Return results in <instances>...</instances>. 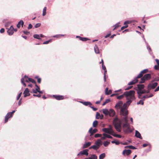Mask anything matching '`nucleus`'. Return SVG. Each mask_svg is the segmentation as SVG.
Instances as JSON below:
<instances>
[{"mask_svg":"<svg viewBox=\"0 0 159 159\" xmlns=\"http://www.w3.org/2000/svg\"><path fill=\"white\" fill-rule=\"evenodd\" d=\"M89 150L87 149H85L79 152L77 154L78 156H80V155H85L86 156H88L89 155L88 152Z\"/></svg>","mask_w":159,"mask_h":159,"instance_id":"nucleus-8","label":"nucleus"},{"mask_svg":"<svg viewBox=\"0 0 159 159\" xmlns=\"http://www.w3.org/2000/svg\"><path fill=\"white\" fill-rule=\"evenodd\" d=\"M145 81L146 80H145V79L143 77L141 78V80L139 82V83L140 84L144 83Z\"/></svg>","mask_w":159,"mask_h":159,"instance_id":"nucleus-47","label":"nucleus"},{"mask_svg":"<svg viewBox=\"0 0 159 159\" xmlns=\"http://www.w3.org/2000/svg\"><path fill=\"white\" fill-rule=\"evenodd\" d=\"M46 9H47V7H44L43 9V16H45L46 13Z\"/></svg>","mask_w":159,"mask_h":159,"instance_id":"nucleus-40","label":"nucleus"},{"mask_svg":"<svg viewBox=\"0 0 159 159\" xmlns=\"http://www.w3.org/2000/svg\"><path fill=\"white\" fill-rule=\"evenodd\" d=\"M90 107L94 111H96L98 110V108L96 107H94L93 106H91Z\"/></svg>","mask_w":159,"mask_h":159,"instance_id":"nucleus-62","label":"nucleus"},{"mask_svg":"<svg viewBox=\"0 0 159 159\" xmlns=\"http://www.w3.org/2000/svg\"><path fill=\"white\" fill-rule=\"evenodd\" d=\"M79 102L85 106H89L90 107L92 105V104L89 101H80Z\"/></svg>","mask_w":159,"mask_h":159,"instance_id":"nucleus-17","label":"nucleus"},{"mask_svg":"<svg viewBox=\"0 0 159 159\" xmlns=\"http://www.w3.org/2000/svg\"><path fill=\"white\" fill-rule=\"evenodd\" d=\"M33 37L35 39H37L39 40H41V39L40 38V36L39 34H34L33 35Z\"/></svg>","mask_w":159,"mask_h":159,"instance_id":"nucleus-38","label":"nucleus"},{"mask_svg":"<svg viewBox=\"0 0 159 159\" xmlns=\"http://www.w3.org/2000/svg\"><path fill=\"white\" fill-rule=\"evenodd\" d=\"M123 131L125 134H128L129 133L132 132L133 131V130L130 129V126H129V127H127L126 129H124Z\"/></svg>","mask_w":159,"mask_h":159,"instance_id":"nucleus-19","label":"nucleus"},{"mask_svg":"<svg viewBox=\"0 0 159 159\" xmlns=\"http://www.w3.org/2000/svg\"><path fill=\"white\" fill-rule=\"evenodd\" d=\"M94 52L96 54H98L100 53L99 49L97 45L96 44L95 45L94 47Z\"/></svg>","mask_w":159,"mask_h":159,"instance_id":"nucleus-27","label":"nucleus"},{"mask_svg":"<svg viewBox=\"0 0 159 159\" xmlns=\"http://www.w3.org/2000/svg\"><path fill=\"white\" fill-rule=\"evenodd\" d=\"M89 40V39L86 37H82L81 40L83 41H86Z\"/></svg>","mask_w":159,"mask_h":159,"instance_id":"nucleus-45","label":"nucleus"},{"mask_svg":"<svg viewBox=\"0 0 159 159\" xmlns=\"http://www.w3.org/2000/svg\"><path fill=\"white\" fill-rule=\"evenodd\" d=\"M104 77H103V79H104V82H106V73L107 72V69L104 70Z\"/></svg>","mask_w":159,"mask_h":159,"instance_id":"nucleus-49","label":"nucleus"},{"mask_svg":"<svg viewBox=\"0 0 159 159\" xmlns=\"http://www.w3.org/2000/svg\"><path fill=\"white\" fill-rule=\"evenodd\" d=\"M103 135H106V138H108L112 139L113 138V137L110 135L106 134L105 133H104L103 134Z\"/></svg>","mask_w":159,"mask_h":159,"instance_id":"nucleus-44","label":"nucleus"},{"mask_svg":"<svg viewBox=\"0 0 159 159\" xmlns=\"http://www.w3.org/2000/svg\"><path fill=\"white\" fill-rule=\"evenodd\" d=\"M91 144V142H85L84 144L83 145L82 148H88V147H89Z\"/></svg>","mask_w":159,"mask_h":159,"instance_id":"nucleus-23","label":"nucleus"},{"mask_svg":"<svg viewBox=\"0 0 159 159\" xmlns=\"http://www.w3.org/2000/svg\"><path fill=\"white\" fill-rule=\"evenodd\" d=\"M146 44L147 46V48L149 53L150 54H151L150 52L152 51V49L150 46L148 44V43L147 42H146Z\"/></svg>","mask_w":159,"mask_h":159,"instance_id":"nucleus-29","label":"nucleus"},{"mask_svg":"<svg viewBox=\"0 0 159 159\" xmlns=\"http://www.w3.org/2000/svg\"><path fill=\"white\" fill-rule=\"evenodd\" d=\"M41 25V24L40 23H38L36 24L35 25L34 27L35 28H37L39 27Z\"/></svg>","mask_w":159,"mask_h":159,"instance_id":"nucleus-56","label":"nucleus"},{"mask_svg":"<svg viewBox=\"0 0 159 159\" xmlns=\"http://www.w3.org/2000/svg\"><path fill=\"white\" fill-rule=\"evenodd\" d=\"M110 101V99H107L103 103L102 105L104 106L106 104V103L109 102Z\"/></svg>","mask_w":159,"mask_h":159,"instance_id":"nucleus-46","label":"nucleus"},{"mask_svg":"<svg viewBox=\"0 0 159 159\" xmlns=\"http://www.w3.org/2000/svg\"><path fill=\"white\" fill-rule=\"evenodd\" d=\"M135 136L137 138H139L140 139H142V137L140 133L138 130H136L135 131Z\"/></svg>","mask_w":159,"mask_h":159,"instance_id":"nucleus-20","label":"nucleus"},{"mask_svg":"<svg viewBox=\"0 0 159 159\" xmlns=\"http://www.w3.org/2000/svg\"><path fill=\"white\" fill-rule=\"evenodd\" d=\"M143 77L146 80H147L151 78V75L150 74H145Z\"/></svg>","mask_w":159,"mask_h":159,"instance_id":"nucleus-21","label":"nucleus"},{"mask_svg":"<svg viewBox=\"0 0 159 159\" xmlns=\"http://www.w3.org/2000/svg\"><path fill=\"white\" fill-rule=\"evenodd\" d=\"M102 130L105 133L110 134V133L108 129L107 128H104L102 129Z\"/></svg>","mask_w":159,"mask_h":159,"instance_id":"nucleus-36","label":"nucleus"},{"mask_svg":"<svg viewBox=\"0 0 159 159\" xmlns=\"http://www.w3.org/2000/svg\"><path fill=\"white\" fill-rule=\"evenodd\" d=\"M128 26V25H125L124 26H122L120 30H122L124 29H125L127 28Z\"/></svg>","mask_w":159,"mask_h":159,"instance_id":"nucleus-57","label":"nucleus"},{"mask_svg":"<svg viewBox=\"0 0 159 159\" xmlns=\"http://www.w3.org/2000/svg\"><path fill=\"white\" fill-rule=\"evenodd\" d=\"M131 153V150L130 149H125L122 152V154L125 156L126 154L127 156H129Z\"/></svg>","mask_w":159,"mask_h":159,"instance_id":"nucleus-14","label":"nucleus"},{"mask_svg":"<svg viewBox=\"0 0 159 159\" xmlns=\"http://www.w3.org/2000/svg\"><path fill=\"white\" fill-rule=\"evenodd\" d=\"M102 112L105 116H107L109 114V110L107 109H103Z\"/></svg>","mask_w":159,"mask_h":159,"instance_id":"nucleus-26","label":"nucleus"},{"mask_svg":"<svg viewBox=\"0 0 159 159\" xmlns=\"http://www.w3.org/2000/svg\"><path fill=\"white\" fill-rule=\"evenodd\" d=\"M23 32L26 35H27L30 33V32L27 30H24Z\"/></svg>","mask_w":159,"mask_h":159,"instance_id":"nucleus-64","label":"nucleus"},{"mask_svg":"<svg viewBox=\"0 0 159 159\" xmlns=\"http://www.w3.org/2000/svg\"><path fill=\"white\" fill-rule=\"evenodd\" d=\"M131 102V101L130 100H127V101L125 103L123 104V105L121 108L127 109L128 107L130 105Z\"/></svg>","mask_w":159,"mask_h":159,"instance_id":"nucleus-7","label":"nucleus"},{"mask_svg":"<svg viewBox=\"0 0 159 159\" xmlns=\"http://www.w3.org/2000/svg\"><path fill=\"white\" fill-rule=\"evenodd\" d=\"M25 81L26 82H31L32 83L36 84V81L31 78H29L28 79H25Z\"/></svg>","mask_w":159,"mask_h":159,"instance_id":"nucleus-25","label":"nucleus"},{"mask_svg":"<svg viewBox=\"0 0 159 159\" xmlns=\"http://www.w3.org/2000/svg\"><path fill=\"white\" fill-rule=\"evenodd\" d=\"M109 128H107L108 129L110 133V134L112 135L113 133H114V131L112 129V126L111 125H109Z\"/></svg>","mask_w":159,"mask_h":159,"instance_id":"nucleus-28","label":"nucleus"},{"mask_svg":"<svg viewBox=\"0 0 159 159\" xmlns=\"http://www.w3.org/2000/svg\"><path fill=\"white\" fill-rule=\"evenodd\" d=\"M53 97L56 99L58 100H62L64 98V96L62 95H53Z\"/></svg>","mask_w":159,"mask_h":159,"instance_id":"nucleus-13","label":"nucleus"},{"mask_svg":"<svg viewBox=\"0 0 159 159\" xmlns=\"http://www.w3.org/2000/svg\"><path fill=\"white\" fill-rule=\"evenodd\" d=\"M155 61L157 62V65H155L154 68L156 70H159V60L156 59Z\"/></svg>","mask_w":159,"mask_h":159,"instance_id":"nucleus-24","label":"nucleus"},{"mask_svg":"<svg viewBox=\"0 0 159 159\" xmlns=\"http://www.w3.org/2000/svg\"><path fill=\"white\" fill-rule=\"evenodd\" d=\"M102 136V134H95L94 135V137L96 138L101 137Z\"/></svg>","mask_w":159,"mask_h":159,"instance_id":"nucleus-53","label":"nucleus"},{"mask_svg":"<svg viewBox=\"0 0 159 159\" xmlns=\"http://www.w3.org/2000/svg\"><path fill=\"white\" fill-rule=\"evenodd\" d=\"M98 131V129H97L95 128L93 129L92 127L90 128L89 130V132L90 134L89 138L90 139L92 136L95 133L97 132Z\"/></svg>","mask_w":159,"mask_h":159,"instance_id":"nucleus-6","label":"nucleus"},{"mask_svg":"<svg viewBox=\"0 0 159 159\" xmlns=\"http://www.w3.org/2000/svg\"><path fill=\"white\" fill-rule=\"evenodd\" d=\"M129 124L128 123H124L122 127L124 129H125V128H127L129 127Z\"/></svg>","mask_w":159,"mask_h":159,"instance_id":"nucleus-37","label":"nucleus"},{"mask_svg":"<svg viewBox=\"0 0 159 159\" xmlns=\"http://www.w3.org/2000/svg\"><path fill=\"white\" fill-rule=\"evenodd\" d=\"M110 142H108L107 141H105L103 143V145L105 147H107L108 145L110 144Z\"/></svg>","mask_w":159,"mask_h":159,"instance_id":"nucleus-42","label":"nucleus"},{"mask_svg":"<svg viewBox=\"0 0 159 159\" xmlns=\"http://www.w3.org/2000/svg\"><path fill=\"white\" fill-rule=\"evenodd\" d=\"M124 96H125V95H124V93L118 96H116V98L117 99L119 100H120V99H122V98H123L124 97Z\"/></svg>","mask_w":159,"mask_h":159,"instance_id":"nucleus-33","label":"nucleus"},{"mask_svg":"<svg viewBox=\"0 0 159 159\" xmlns=\"http://www.w3.org/2000/svg\"><path fill=\"white\" fill-rule=\"evenodd\" d=\"M35 78L37 79V82L39 84H40L41 83V78H39L38 76H37L35 77Z\"/></svg>","mask_w":159,"mask_h":159,"instance_id":"nucleus-41","label":"nucleus"},{"mask_svg":"<svg viewBox=\"0 0 159 159\" xmlns=\"http://www.w3.org/2000/svg\"><path fill=\"white\" fill-rule=\"evenodd\" d=\"M111 135L113 136L114 137L116 138H120L122 137V136L120 135L115 134V132H114V133H113Z\"/></svg>","mask_w":159,"mask_h":159,"instance_id":"nucleus-32","label":"nucleus"},{"mask_svg":"<svg viewBox=\"0 0 159 159\" xmlns=\"http://www.w3.org/2000/svg\"><path fill=\"white\" fill-rule=\"evenodd\" d=\"M120 115L125 116H128V111L127 109H125L121 108L120 109Z\"/></svg>","mask_w":159,"mask_h":159,"instance_id":"nucleus-5","label":"nucleus"},{"mask_svg":"<svg viewBox=\"0 0 159 159\" xmlns=\"http://www.w3.org/2000/svg\"><path fill=\"white\" fill-rule=\"evenodd\" d=\"M142 95L143 94L145 93V89H142L139 91H138Z\"/></svg>","mask_w":159,"mask_h":159,"instance_id":"nucleus-51","label":"nucleus"},{"mask_svg":"<svg viewBox=\"0 0 159 159\" xmlns=\"http://www.w3.org/2000/svg\"><path fill=\"white\" fill-rule=\"evenodd\" d=\"M19 24H20L21 25V26L22 27H23V25L24 24V22H23V21L22 20H20L19 21Z\"/></svg>","mask_w":159,"mask_h":159,"instance_id":"nucleus-61","label":"nucleus"},{"mask_svg":"<svg viewBox=\"0 0 159 159\" xmlns=\"http://www.w3.org/2000/svg\"><path fill=\"white\" fill-rule=\"evenodd\" d=\"M14 29L12 25H11L10 28L8 29L7 33L9 35H12L14 33Z\"/></svg>","mask_w":159,"mask_h":159,"instance_id":"nucleus-11","label":"nucleus"},{"mask_svg":"<svg viewBox=\"0 0 159 159\" xmlns=\"http://www.w3.org/2000/svg\"><path fill=\"white\" fill-rule=\"evenodd\" d=\"M137 93L138 94V97L139 99H141L142 97H141L142 94H141L138 91L137 92Z\"/></svg>","mask_w":159,"mask_h":159,"instance_id":"nucleus-58","label":"nucleus"},{"mask_svg":"<svg viewBox=\"0 0 159 159\" xmlns=\"http://www.w3.org/2000/svg\"><path fill=\"white\" fill-rule=\"evenodd\" d=\"M106 156V154L103 153L101 154L99 156V159H103Z\"/></svg>","mask_w":159,"mask_h":159,"instance_id":"nucleus-34","label":"nucleus"},{"mask_svg":"<svg viewBox=\"0 0 159 159\" xmlns=\"http://www.w3.org/2000/svg\"><path fill=\"white\" fill-rule=\"evenodd\" d=\"M11 114H8V112L7 114L5 116L4 120L5 123H6L8 121V120L9 118H10L12 117H11Z\"/></svg>","mask_w":159,"mask_h":159,"instance_id":"nucleus-22","label":"nucleus"},{"mask_svg":"<svg viewBox=\"0 0 159 159\" xmlns=\"http://www.w3.org/2000/svg\"><path fill=\"white\" fill-rule=\"evenodd\" d=\"M102 144V142L100 139H98L95 142L94 145L89 148V149H93L94 150H97Z\"/></svg>","mask_w":159,"mask_h":159,"instance_id":"nucleus-3","label":"nucleus"},{"mask_svg":"<svg viewBox=\"0 0 159 159\" xmlns=\"http://www.w3.org/2000/svg\"><path fill=\"white\" fill-rule=\"evenodd\" d=\"M11 21H8L5 23L4 26L7 29V28L9 26L10 24L11 23Z\"/></svg>","mask_w":159,"mask_h":159,"instance_id":"nucleus-39","label":"nucleus"},{"mask_svg":"<svg viewBox=\"0 0 159 159\" xmlns=\"http://www.w3.org/2000/svg\"><path fill=\"white\" fill-rule=\"evenodd\" d=\"M52 39H50L48 40L45 41L43 43V44H48V43H49L50 42H51L52 41Z\"/></svg>","mask_w":159,"mask_h":159,"instance_id":"nucleus-50","label":"nucleus"},{"mask_svg":"<svg viewBox=\"0 0 159 159\" xmlns=\"http://www.w3.org/2000/svg\"><path fill=\"white\" fill-rule=\"evenodd\" d=\"M98 125V121L97 120H94L93 123V127L96 128Z\"/></svg>","mask_w":159,"mask_h":159,"instance_id":"nucleus-35","label":"nucleus"},{"mask_svg":"<svg viewBox=\"0 0 159 159\" xmlns=\"http://www.w3.org/2000/svg\"><path fill=\"white\" fill-rule=\"evenodd\" d=\"M135 92L134 90H131L124 92V95H125V96L127 100H130L132 102L133 100L136 99L135 96Z\"/></svg>","mask_w":159,"mask_h":159,"instance_id":"nucleus-2","label":"nucleus"},{"mask_svg":"<svg viewBox=\"0 0 159 159\" xmlns=\"http://www.w3.org/2000/svg\"><path fill=\"white\" fill-rule=\"evenodd\" d=\"M120 22H119L117 23H116L113 26L115 27L116 28H117L118 27L120 26V25H119V24H120Z\"/></svg>","mask_w":159,"mask_h":159,"instance_id":"nucleus-55","label":"nucleus"},{"mask_svg":"<svg viewBox=\"0 0 159 159\" xmlns=\"http://www.w3.org/2000/svg\"><path fill=\"white\" fill-rule=\"evenodd\" d=\"M123 104V102L121 101H119L118 102H117L115 106V107L116 108H119L120 109L121 108L122 106V105Z\"/></svg>","mask_w":159,"mask_h":159,"instance_id":"nucleus-16","label":"nucleus"},{"mask_svg":"<svg viewBox=\"0 0 159 159\" xmlns=\"http://www.w3.org/2000/svg\"><path fill=\"white\" fill-rule=\"evenodd\" d=\"M138 82V78L136 77H134L133 80L129 82L128 84L129 85H131L134 84Z\"/></svg>","mask_w":159,"mask_h":159,"instance_id":"nucleus-12","label":"nucleus"},{"mask_svg":"<svg viewBox=\"0 0 159 159\" xmlns=\"http://www.w3.org/2000/svg\"><path fill=\"white\" fill-rule=\"evenodd\" d=\"M133 87L132 86H130L126 88L125 89V90H128L131 89Z\"/></svg>","mask_w":159,"mask_h":159,"instance_id":"nucleus-59","label":"nucleus"},{"mask_svg":"<svg viewBox=\"0 0 159 159\" xmlns=\"http://www.w3.org/2000/svg\"><path fill=\"white\" fill-rule=\"evenodd\" d=\"M115 112L114 110L112 109H110L109 110V114L108 115L110 117H112L115 116Z\"/></svg>","mask_w":159,"mask_h":159,"instance_id":"nucleus-18","label":"nucleus"},{"mask_svg":"<svg viewBox=\"0 0 159 159\" xmlns=\"http://www.w3.org/2000/svg\"><path fill=\"white\" fill-rule=\"evenodd\" d=\"M149 148L146 150V151L147 152L150 151L151 150V145H150V144H149Z\"/></svg>","mask_w":159,"mask_h":159,"instance_id":"nucleus-63","label":"nucleus"},{"mask_svg":"<svg viewBox=\"0 0 159 159\" xmlns=\"http://www.w3.org/2000/svg\"><path fill=\"white\" fill-rule=\"evenodd\" d=\"M137 104L138 105L141 104L142 105H143L144 104L143 101L141 99L139 102H137Z\"/></svg>","mask_w":159,"mask_h":159,"instance_id":"nucleus-43","label":"nucleus"},{"mask_svg":"<svg viewBox=\"0 0 159 159\" xmlns=\"http://www.w3.org/2000/svg\"><path fill=\"white\" fill-rule=\"evenodd\" d=\"M22 92H20L18 95V96L17 97V100H18L20 98V97L21 95L22 94Z\"/></svg>","mask_w":159,"mask_h":159,"instance_id":"nucleus-60","label":"nucleus"},{"mask_svg":"<svg viewBox=\"0 0 159 159\" xmlns=\"http://www.w3.org/2000/svg\"><path fill=\"white\" fill-rule=\"evenodd\" d=\"M158 85V83L156 82H153V81H152L148 85V88L149 89H155Z\"/></svg>","mask_w":159,"mask_h":159,"instance_id":"nucleus-4","label":"nucleus"},{"mask_svg":"<svg viewBox=\"0 0 159 159\" xmlns=\"http://www.w3.org/2000/svg\"><path fill=\"white\" fill-rule=\"evenodd\" d=\"M23 94H24V96L25 98L30 95V93L29 90L28 88H26L25 89L23 93Z\"/></svg>","mask_w":159,"mask_h":159,"instance_id":"nucleus-15","label":"nucleus"},{"mask_svg":"<svg viewBox=\"0 0 159 159\" xmlns=\"http://www.w3.org/2000/svg\"><path fill=\"white\" fill-rule=\"evenodd\" d=\"M144 87V85L143 84H138L137 85V87H135L134 89L137 92L143 89Z\"/></svg>","mask_w":159,"mask_h":159,"instance_id":"nucleus-10","label":"nucleus"},{"mask_svg":"<svg viewBox=\"0 0 159 159\" xmlns=\"http://www.w3.org/2000/svg\"><path fill=\"white\" fill-rule=\"evenodd\" d=\"M148 95H145L143 96L141 98V99L143 101H144L145 98H148Z\"/></svg>","mask_w":159,"mask_h":159,"instance_id":"nucleus-52","label":"nucleus"},{"mask_svg":"<svg viewBox=\"0 0 159 159\" xmlns=\"http://www.w3.org/2000/svg\"><path fill=\"white\" fill-rule=\"evenodd\" d=\"M88 159H97V156L95 154H92L89 157H88Z\"/></svg>","mask_w":159,"mask_h":159,"instance_id":"nucleus-30","label":"nucleus"},{"mask_svg":"<svg viewBox=\"0 0 159 159\" xmlns=\"http://www.w3.org/2000/svg\"><path fill=\"white\" fill-rule=\"evenodd\" d=\"M25 80L24 78H22L21 79V82L22 84L23 85V86L24 87L26 86V84L25 83L24 81Z\"/></svg>","mask_w":159,"mask_h":159,"instance_id":"nucleus-48","label":"nucleus"},{"mask_svg":"<svg viewBox=\"0 0 159 159\" xmlns=\"http://www.w3.org/2000/svg\"><path fill=\"white\" fill-rule=\"evenodd\" d=\"M111 143H115L116 145H118L120 143V142L119 141L114 140L112 141Z\"/></svg>","mask_w":159,"mask_h":159,"instance_id":"nucleus-31","label":"nucleus"},{"mask_svg":"<svg viewBox=\"0 0 159 159\" xmlns=\"http://www.w3.org/2000/svg\"><path fill=\"white\" fill-rule=\"evenodd\" d=\"M148 69H145L142 70V71H141L140 72L139 74L138 75V76H136V77L138 79L140 78L143 76V74L147 73L148 72Z\"/></svg>","mask_w":159,"mask_h":159,"instance_id":"nucleus-9","label":"nucleus"},{"mask_svg":"<svg viewBox=\"0 0 159 159\" xmlns=\"http://www.w3.org/2000/svg\"><path fill=\"white\" fill-rule=\"evenodd\" d=\"M129 148L132 149H137V148L135 147L134 146H133L132 145H129Z\"/></svg>","mask_w":159,"mask_h":159,"instance_id":"nucleus-54","label":"nucleus"},{"mask_svg":"<svg viewBox=\"0 0 159 159\" xmlns=\"http://www.w3.org/2000/svg\"><path fill=\"white\" fill-rule=\"evenodd\" d=\"M128 116L123 117L121 120L117 116L113 119V124L116 130L118 132H120L121 130L122 121L124 123H128Z\"/></svg>","mask_w":159,"mask_h":159,"instance_id":"nucleus-1","label":"nucleus"}]
</instances>
